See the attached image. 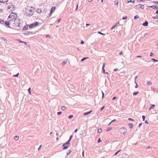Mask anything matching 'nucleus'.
<instances>
[{
    "label": "nucleus",
    "mask_w": 158,
    "mask_h": 158,
    "mask_svg": "<svg viewBox=\"0 0 158 158\" xmlns=\"http://www.w3.org/2000/svg\"><path fill=\"white\" fill-rule=\"evenodd\" d=\"M38 24V22H36L35 23H33L30 24L29 25L30 28H32L36 27Z\"/></svg>",
    "instance_id": "obj_5"
},
{
    "label": "nucleus",
    "mask_w": 158,
    "mask_h": 158,
    "mask_svg": "<svg viewBox=\"0 0 158 158\" xmlns=\"http://www.w3.org/2000/svg\"><path fill=\"white\" fill-rule=\"evenodd\" d=\"M128 120H129L133 121V120L131 118H129Z\"/></svg>",
    "instance_id": "obj_57"
},
{
    "label": "nucleus",
    "mask_w": 158,
    "mask_h": 158,
    "mask_svg": "<svg viewBox=\"0 0 158 158\" xmlns=\"http://www.w3.org/2000/svg\"><path fill=\"white\" fill-rule=\"evenodd\" d=\"M155 106L154 104L151 105V106L150 107L149 110H150L152 109L153 107H154Z\"/></svg>",
    "instance_id": "obj_19"
},
{
    "label": "nucleus",
    "mask_w": 158,
    "mask_h": 158,
    "mask_svg": "<svg viewBox=\"0 0 158 158\" xmlns=\"http://www.w3.org/2000/svg\"><path fill=\"white\" fill-rule=\"evenodd\" d=\"M120 131L121 134H124L127 132V130L126 128L123 127L120 129Z\"/></svg>",
    "instance_id": "obj_4"
},
{
    "label": "nucleus",
    "mask_w": 158,
    "mask_h": 158,
    "mask_svg": "<svg viewBox=\"0 0 158 158\" xmlns=\"http://www.w3.org/2000/svg\"><path fill=\"white\" fill-rule=\"evenodd\" d=\"M32 7H27L26 8L25 15L27 16H30L33 14Z\"/></svg>",
    "instance_id": "obj_2"
},
{
    "label": "nucleus",
    "mask_w": 158,
    "mask_h": 158,
    "mask_svg": "<svg viewBox=\"0 0 158 158\" xmlns=\"http://www.w3.org/2000/svg\"><path fill=\"white\" fill-rule=\"evenodd\" d=\"M111 129H112V128L111 127H109L107 129L106 131H108L110 130Z\"/></svg>",
    "instance_id": "obj_32"
},
{
    "label": "nucleus",
    "mask_w": 158,
    "mask_h": 158,
    "mask_svg": "<svg viewBox=\"0 0 158 158\" xmlns=\"http://www.w3.org/2000/svg\"><path fill=\"white\" fill-rule=\"evenodd\" d=\"M142 123H140L139 125V127H140L142 125Z\"/></svg>",
    "instance_id": "obj_53"
},
{
    "label": "nucleus",
    "mask_w": 158,
    "mask_h": 158,
    "mask_svg": "<svg viewBox=\"0 0 158 158\" xmlns=\"http://www.w3.org/2000/svg\"><path fill=\"white\" fill-rule=\"evenodd\" d=\"M140 7L141 8H142V9H144V5H142V4H140Z\"/></svg>",
    "instance_id": "obj_25"
},
{
    "label": "nucleus",
    "mask_w": 158,
    "mask_h": 158,
    "mask_svg": "<svg viewBox=\"0 0 158 158\" xmlns=\"http://www.w3.org/2000/svg\"><path fill=\"white\" fill-rule=\"evenodd\" d=\"M139 18V16L138 15H136L134 17V19L135 20H136L137 19Z\"/></svg>",
    "instance_id": "obj_18"
},
{
    "label": "nucleus",
    "mask_w": 158,
    "mask_h": 158,
    "mask_svg": "<svg viewBox=\"0 0 158 158\" xmlns=\"http://www.w3.org/2000/svg\"><path fill=\"white\" fill-rule=\"evenodd\" d=\"M72 152V151L71 149H70L69 152H67V155H69L71 152Z\"/></svg>",
    "instance_id": "obj_37"
},
{
    "label": "nucleus",
    "mask_w": 158,
    "mask_h": 158,
    "mask_svg": "<svg viewBox=\"0 0 158 158\" xmlns=\"http://www.w3.org/2000/svg\"><path fill=\"white\" fill-rule=\"evenodd\" d=\"M13 22H14V24L17 26H19L20 24V20L19 19H16L15 20H14Z\"/></svg>",
    "instance_id": "obj_3"
},
{
    "label": "nucleus",
    "mask_w": 158,
    "mask_h": 158,
    "mask_svg": "<svg viewBox=\"0 0 158 158\" xmlns=\"http://www.w3.org/2000/svg\"><path fill=\"white\" fill-rule=\"evenodd\" d=\"M84 43V41H81V44H83Z\"/></svg>",
    "instance_id": "obj_58"
},
{
    "label": "nucleus",
    "mask_w": 158,
    "mask_h": 158,
    "mask_svg": "<svg viewBox=\"0 0 158 158\" xmlns=\"http://www.w3.org/2000/svg\"><path fill=\"white\" fill-rule=\"evenodd\" d=\"M156 14H158V10L157 9V10L156 11Z\"/></svg>",
    "instance_id": "obj_64"
},
{
    "label": "nucleus",
    "mask_w": 158,
    "mask_h": 158,
    "mask_svg": "<svg viewBox=\"0 0 158 158\" xmlns=\"http://www.w3.org/2000/svg\"><path fill=\"white\" fill-rule=\"evenodd\" d=\"M10 21H6L5 22V24L6 25L9 26L10 25Z\"/></svg>",
    "instance_id": "obj_15"
},
{
    "label": "nucleus",
    "mask_w": 158,
    "mask_h": 158,
    "mask_svg": "<svg viewBox=\"0 0 158 158\" xmlns=\"http://www.w3.org/2000/svg\"><path fill=\"white\" fill-rule=\"evenodd\" d=\"M153 3L155 4H158V2L157 1H154Z\"/></svg>",
    "instance_id": "obj_48"
},
{
    "label": "nucleus",
    "mask_w": 158,
    "mask_h": 158,
    "mask_svg": "<svg viewBox=\"0 0 158 158\" xmlns=\"http://www.w3.org/2000/svg\"><path fill=\"white\" fill-rule=\"evenodd\" d=\"M56 9V7L55 6H53L52 7L51 10L50 11V13L49 15L50 16L52 14L53 12Z\"/></svg>",
    "instance_id": "obj_6"
},
{
    "label": "nucleus",
    "mask_w": 158,
    "mask_h": 158,
    "mask_svg": "<svg viewBox=\"0 0 158 158\" xmlns=\"http://www.w3.org/2000/svg\"><path fill=\"white\" fill-rule=\"evenodd\" d=\"M127 16H124L123 18V19L124 20L125 19H127Z\"/></svg>",
    "instance_id": "obj_42"
},
{
    "label": "nucleus",
    "mask_w": 158,
    "mask_h": 158,
    "mask_svg": "<svg viewBox=\"0 0 158 158\" xmlns=\"http://www.w3.org/2000/svg\"><path fill=\"white\" fill-rule=\"evenodd\" d=\"M19 136H15V137L14 138V139L15 140H17L19 139Z\"/></svg>",
    "instance_id": "obj_26"
},
{
    "label": "nucleus",
    "mask_w": 158,
    "mask_h": 158,
    "mask_svg": "<svg viewBox=\"0 0 158 158\" xmlns=\"http://www.w3.org/2000/svg\"><path fill=\"white\" fill-rule=\"evenodd\" d=\"M18 41L20 43H23V42L22 41H21L20 40H18Z\"/></svg>",
    "instance_id": "obj_49"
},
{
    "label": "nucleus",
    "mask_w": 158,
    "mask_h": 158,
    "mask_svg": "<svg viewBox=\"0 0 158 158\" xmlns=\"http://www.w3.org/2000/svg\"><path fill=\"white\" fill-rule=\"evenodd\" d=\"M149 7H150V8H153L154 9H158V7L157 6H156L155 5H153L152 6H149Z\"/></svg>",
    "instance_id": "obj_8"
},
{
    "label": "nucleus",
    "mask_w": 158,
    "mask_h": 158,
    "mask_svg": "<svg viewBox=\"0 0 158 158\" xmlns=\"http://www.w3.org/2000/svg\"><path fill=\"white\" fill-rule=\"evenodd\" d=\"M140 4H138V5H136V6L137 7V8H140Z\"/></svg>",
    "instance_id": "obj_39"
},
{
    "label": "nucleus",
    "mask_w": 158,
    "mask_h": 158,
    "mask_svg": "<svg viewBox=\"0 0 158 158\" xmlns=\"http://www.w3.org/2000/svg\"><path fill=\"white\" fill-rule=\"evenodd\" d=\"M102 130L101 128L98 129V133H101L102 132Z\"/></svg>",
    "instance_id": "obj_22"
},
{
    "label": "nucleus",
    "mask_w": 158,
    "mask_h": 158,
    "mask_svg": "<svg viewBox=\"0 0 158 158\" xmlns=\"http://www.w3.org/2000/svg\"><path fill=\"white\" fill-rule=\"evenodd\" d=\"M102 99H103V98H104V94L103 91H102Z\"/></svg>",
    "instance_id": "obj_40"
},
{
    "label": "nucleus",
    "mask_w": 158,
    "mask_h": 158,
    "mask_svg": "<svg viewBox=\"0 0 158 158\" xmlns=\"http://www.w3.org/2000/svg\"><path fill=\"white\" fill-rule=\"evenodd\" d=\"M142 57L141 56H136L137 57Z\"/></svg>",
    "instance_id": "obj_62"
},
{
    "label": "nucleus",
    "mask_w": 158,
    "mask_h": 158,
    "mask_svg": "<svg viewBox=\"0 0 158 158\" xmlns=\"http://www.w3.org/2000/svg\"><path fill=\"white\" fill-rule=\"evenodd\" d=\"M116 98V97H114L113 98V100H115Z\"/></svg>",
    "instance_id": "obj_59"
},
{
    "label": "nucleus",
    "mask_w": 158,
    "mask_h": 158,
    "mask_svg": "<svg viewBox=\"0 0 158 158\" xmlns=\"http://www.w3.org/2000/svg\"><path fill=\"white\" fill-rule=\"evenodd\" d=\"M66 107L64 106H62L61 107V109L62 110H64L66 109Z\"/></svg>",
    "instance_id": "obj_29"
},
{
    "label": "nucleus",
    "mask_w": 158,
    "mask_h": 158,
    "mask_svg": "<svg viewBox=\"0 0 158 158\" xmlns=\"http://www.w3.org/2000/svg\"><path fill=\"white\" fill-rule=\"evenodd\" d=\"M28 91L30 95H31V88H29L28 89Z\"/></svg>",
    "instance_id": "obj_38"
},
{
    "label": "nucleus",
    "mask_w": 158,
    "mask_h": 158,
    "mask_svg": "<svg viewBox=\"0 0 158 158\" xmlns=\"http://www.w3.org/2000/svg\"><path fill=\"white\" fill-rule=\"evenodd\" d=\"M14 7V6L11 4L10 5H8L7 6V9L8 10H10V9H11V8L12 7Z\"/></svg>",
    "instance_id": "obj_11"
},
{
    "label": "nucleus",
    "mask_w": 158,
    "mask_h": 158,
    "mask_svg": "<svg viewBox=\"0 0 158 158\" xmlns=\"http://www.w3.org/2000/svg\"><path fill=\"white\" fill-rule=\"evenodd\" d=\"M151 60H152L154 62H157V61H158V60H156V59H153V58H152Z\"/></svg>",
    "instance_id": "obj_33"
},
{
    "label": "nucleus",
    "mask_w": 158,
    "mask_h": 158,
    "mask_svg": "<svg viewBox=\"0 0 158 158\" xmlns=\"http://www.w3.org/2000/svg\"><path fill=\"white\" fill-rule=\"evenodd\" d=\"M88 58V57H84L81 60V61H84L85 60H86Z\"/></svg>",
    "instance_id": "obj_24"
},
{
    "label": "nucleus",
    "mask_w": 158,
    "mask_h": 158,
    "mask_svg": "<svg viewBox=\"0 0 158 158\" xmlns=\"http://www.w3.org/2000/svg\"><path fill=\"white\" fill-rule=\"evenodd\" d=\"M86 26H89L90 25V24H89V23H86Z\"/></svg>",
    "instance_id": "obj_61"
},
{
    "label": "nucleus",
    "mask_w": 158,
    "mask_h": 158,
    "mask_svg": "<svg viewBox=\"0 0 158 158\" xmlns=\"http://www.w3.org/2000/svg\"><path fill=\"white\" fill-rule=\"evenodd\" d=\"M92 112V111L91 110L89 111L85 112L84 113V115H87L89 114L90 113Z\"/></svg>",
    "instance_id": "obj_16"
},
{
    "label": "nucleus",
    "mask_w": 158,
    "mask_h": 158,
    "mask_svg": "<svg viewBox=\"0 0 158 158\" xmlns=\"http://www.w3.org/2000/svg\"><path fill=\"white\" fill-rule=\"evenodd\" d=\"M4 21L3 20H1L0 21V23L1 24H3L4 23Z\"/></svg>",
    "instance_id": "obj_43"
},
{
    "label": "nucleus",
    "mask_w": 158,
    "mask_h": 158,
    "mask_svg": "<svg viewBox=\"0 0 158 158\" xmlns=\"http://www.w3.org/2000/svg\"><path fill=\"white\" fill-rule=\"evenodd\" d=\"M116 121V120L115 119H114L113 120H112L111 122V123H113V122H115Z\"/></svg>",
    "instance_id": "obj_50"
},
{
    "label": "nucleus",
    "mask_w": 158,
    "mask_h": 158,
    "mask_svg": "<svg viewBox=\"0 0 158 158\" xmlns=\"http://www.w3.org/2000/svg\"><path fill=\"white\" fill-rule=\"evenodd\" d=\"M98 33L99 34H101V35H105V34L103 33H102V32H101L100 31L98 32Z\"/></svg>",
    "instance_id": "obj_36"
},
{
    "label": "nucleus",
    "mask_w": 158,
    "mask_h": 158,
    "mask_svg": "<svg viewBox=\"0 0 158 158\" xmlns=\"http://www.w3.org/2000/svg\"><path fill=\"white\" fill-rule=\"evenodd\" d=\"M152 82L151 81H149L148 82H147V84L148 85H151V84H152Z\"/></svg>",
    "instance_id": "obj_35"
},
{
    "label": "nucleus",
    "mask_w": 158,
    "mask_h": 158,
    "mask_svg": "<svg viewBox=\"0 0 158 158\" xmlns=\"http://www.w3.org/2000/svg\"><path fill=\"white\" fill-rule=\"evenodd\" d=\"M145 123L146 124H148V121L147 120H146L145 121Z\"/></svg>",
    "instance_id": "obj_55"
},
{
    "label": "nucleus",
    "mask_w": 158,
    "mask_h": 158,
    "mask_svg": "<svg viewBox=\"0 0 158 158\" xmlns=\"http://www.w3.org/2000/svg\"><path fill=\"white\" fill-rule=\"evenodd\" d=\"M67 62V60H64V62L62 63V64L63 65H65L66 64V63Z\"/></svg>",
    "instance_id": "obj_20"
},
{
    "label": "nucleus",
    "mask_w": 158,
    "mask_h": 158,
    "mask_svg": "<svg viewBox=\"0 0 158 158\" xmlns=\"http://www.w3.org/2000/svg\"><path fill=\"white\" fill-rule=\"evenodd\" d=\"M78 131V129H76L75 130V131H74V132H77V131Z\"/></svg>",
    "instance_id": "obj_63"
},
{
    "label": "nucleus",
    "mask_w": 158,
    "mask_h": 158,
    "mask_svg": "<svg viewBox=\"0 0 158 158\" xmlns=\"http://www.w3.org/2000/svg\"><path fill=\"white\" fill-rule=\"evenodd\" d=\"M148 22L147 21H145L144 23H143V25L144 26H147L148 25Z\"/></svg>",
    "instance_id": "obj_12"
},
{
    "label": "nucleus",
    "mask_w": 158,
    "mask_h": 158,
    "mask_svg": "<svg viewBox=\"0 0 158 158\" xmlns=\"http://www.w3.org/2000/svg\"><path fill=\"white\" fill-rule=\"evenodd\" d=\"M101 139L100 138H99L98 140V143H100V142H101Z\"/></svg>",
    "instance_id": "obj_45"
},
{
    "label": "nucleus",
    "mask_w": 158,
    "mask_h": 158,
    "mask_svg": "<svg viewBox=\"0 0 158 158\" xmlns=\"http://www.w3.org/2000/svg\"><path fill=\"white\" fill-rule=\"evenodd\" d=\"M135 83L136 84V86H135V88H137L138 87V85L137 83L136 82V81H135Z\"/></svg>",
    "instance_id": "obj_21"
},
{
    "label": "nucleus",
    "mask_w": 158,
    "mask_h": 158,
    "mask_svg": "<svg viewBox=\"0 0 158 158\" xmlns=\"http://www.w3.org/2000/svg\"><path fill=\"white\" fill-rule=\"evenodd\" d=\"M69 145V144H68L67 145L65 144V145H64V144H63L62 146L63 147V149H67L68 148V147Z\"/></svg>",
    "instance_id": "obj_9"
},
{
    "label": "nucleus",
    "mask_w": 158,
    "mask_h": 158,
    "mask_svg": "<svg viewBox=\"0 0 158 158\" xmlns=\"http://www.w3.org/2000/svg\"><path fill=\"white\" fill-rule=\"evenodd\" d=\"M123 53L122 51H121L119 53V55H121L123 54Z\"/></svg>",
    "instance_id": "obj_51"
},
{
    "label": "nucleus",
    "mask_w": 158,
    "mask_h": 158,
    "mask_svg": "<svg viewBox=\"0 0 158 158\" xmlns=\"http://www.w3.org/2000/svg\"><path fill=\"white\" fill-rule=\"evenodd\" d=\"M73 137V135H71L70 136L69 138H70L71 139H72V138Z\"/></svg>",
    "instance_id": "obj_56"
},
{
    "label": "nucleus",
    "mask_w": 158,
    "mask_h": 158,
    "mask_svg": "<svg viewBox=\"0 0 158 158\" xmlns=\"http://www.w3.org/2000/svg\"><path fill=\"white\" fill-rule=\"evenodd\" d=\"M139 93V92L138 91H137L136 92H134L133 94L134 95H136Z\"/></svg>",
    "instance_id": "obj_23"
},
{
    "label": "nucleus",
    "mask_w": 158,
    "mask_h": 158,
    "mask_svg": "<svg viewBox=\"0 0 158 158\" xmlns=\"http://www.w3.org/2000/svg\"><path fill=\"white\" fill-rule=\"evenodd\" d=\"M19 75V73H18L16 75H14L13 76L14 77H17Z\"/></svg>",
    "instance_id": "obj_47"
},
{
    "label": "nucleus",
    "mask_w": 158,
    "mask_h": 158,
    "mask_svg": "<svg viewBox=\"0 0 158 158\" xmlns=\"http://www.w3.org/2000/svg\"><path fill=\"white\" fill-rule=\"evenodd\" d=\"M137 77H138V76H136L135 77V81H136V80L137 79Z\"/></svg>",
    "instance_id": "obj_54"
},
{
    "label": "nucleus",
    "mask_w": 158,
    "mask_h": 158,
    "mask_svg": "<svg viewBox=\"0 0 158 158\" xmlns=\"http://www.w3.org/2000/svg\"><path fill=\"white\" fill-rule=\"evenodd\" d=\"M8 1V0H0V2L1 3H5L7 2Z\"/></svg>",
    "instance_id": "obj_14"
},
{
    "label": "nucleus",
    "mask_w": 158,
    "mask_h": 158,
    "mask_svg": "<svg viewBox=\"0 0 158 158\" xmlns=\"http://www.w3.org/2000/svg\"><path fill=\"white\" fill-rule=\"evenodd\" d=\"M118 70V69H114V71H116Z\"/></svg>",
    "instance_id": "obj_60"
},
{
    "label": "nucleus",
    "mask_w": 158,
    "mask_h": 158,
    "mask_svg": "<svg viewBox=\"0 0 158 158\" xmlns=\"http://www.w3.org/2000/svg\"><path fill=\"white\" fill-rule=\"evenodd\" d=\"M129 126L131 128H132L133 127V125L131 123H129Z\"/></svg>",
    "instance_id": "obj_30"
},
{
    "label": "nucleus",
    "mask_w": 158,
    "mask_h": 158,
    "mask_svg": "<svg viewBox=\"0 0 158 158\" xmlns=\"http://www.w3.org/2000/svg\"><path fill=\"white\" fill-rule=\"evenodd\" d=\"M142 118H143V121H144L145 120V116L144 115H143L142 116Z\"/></svg>",
    "instance_id": "obj_41"
},
{
    "label": "nucleus",
    "mask_w": 158,
    "mask_h": 158,
    "mask_svg": "<svg viewBox=\"0 0 158 158\" xmlns=\"http://www.w3.org/2000/svg\"><path fill=\"white\" fill-rule=\"evenodd\" d=\"M118 2L117 0H116L114 1V4L116 5H118Z\"/></svg>",
    "instance_id": "obj_27"
},
{
    "label": "nucleus",
    "mask_w": 158,
    "mask_h": 158,
    "mask_svg": "<svg viewBox=\"0 0 158 158\" xmlns=\"http://www.w3.org/2000/svg\"><path fill=\"white\" fill-rule=\"evenodd\" d=\"M152 18L154 19H158V15H156L155 16H153Z\"/></svg>",
    "instance_id": "obj_28"
},
{
    "label": "nucleus",
    "mask_w": 158,
    "mask_h": 158,
    "mask_svg": "<svg viewBox=\"0 0 158 158\" xmlns=\"http://www.w3.org/2000/svg\"><path fill=\"white\" fill-rule=\"evenodd\" d=\"M73 117V115H70L69 117V118H71Z\"/></svg>",
    "instance_id": "obj_44"
},
{
    "label": "nucleus",
    "mask_w": 158,
    "mask_h": 158,
    "mask_svg": "<svg viewBox=\"0 0 158 158\" xmlns=\"http://www.w3.org/2000/svg\"><path fill=\"white\" fill-rule=\"evenodd\" d=\"M119 23V22H118L117 23H116L111 28V29H113L114 28V27H115Z\"/></svg>",
    "instance_id": "obj_17"
},
{
    "label": "nucleus",
    "mask_w": 158,
    "mask_h": 158,
    "mask_svg": "<svg viewBox=\"0 0 158 158\" xmlns=\"http://www.w3.org/2000/svg\"><path fill=\"white\" fill-rule=\"evenodd\" d=\"M36 11L38 13H40L42 12V10L41 9L37 8L36 10Z\"/></svg>",
    "instance_id": "obj_10"
},
{
    "label": "nucleus",
    "mask_w": 158,
    "mask_h": 158,
    "mask_svg": "<svg viewBox=\"0 0 158 158\" xmlns=\"http://www.w3.org/2000/svg\"><path fill=\"white\" fill-rule=\"evenodd\" d=\"M71 139L69 138V140L66 143H65L64 144V145H65V144L67 145L68 144H70V142L71 141Z\"/></svg>",
    "instance_id": "obj_13"
},
{
    "label": "nucleus",
    "mask_w": 158,
    "mask_h": 158,
    "mask_svg": "<svg viewBox=\"0 0 158 158\" xmlns=\"http://www.w3.org/2000/svg\"><path fill=\"white\" fill-rule=\"evenodd\" d=\"M105 63H104L103 64V66H102V71H103V72L104 73H106V74H108V73H107V72H106V73L105 72V69H104V67H105Z\"/></svg>",
    "instance_id": "obj_7"
},
{
    "label": "nucleus",
    "mask_w": 158,
    "mask_h": 158,
    "mask_svg": "<svg viewBox=\"0 0 158 158\" xmlns=\"http://www.w3.org/2000/svg\"><path fill=\"white\" fill-rule=\"evenodd\" d=\"M134 2V0H128V2Z\"/></svg>",
    "instance_id": "obj_31"
},
{
    "label": "nucleus",
    "mask_w": 158,
    "mask_h": 158,
    "mask_svg": "<svg viewBox=\"0 0 158 158\" xmlns=\"http://www.w3.org/2000/svg\"><path fill=\"white\" fill-rule=\"evenodd\" d=\"M153 53L152 52H151L150 54V56H153Z\"/></svg>",
    "instance_id": "obj_52"
},
{
    "label": "nucleus",
    "mask_w": 158,
    "mask_h": 158,
    "mask_svg": "<svg viewBox=\"0 0 158 158\" xmlns=\"http://www.w3.org/2000/svg\"><path fill=\"white\" fill-rule=\"evenodd\" d=\"M18 15L15 13L12 12L9 16L8 20L10 22H13L17 19Z\"/></svg>",
    "instance_id": "obj_1"
},
{
    "label": "nucleus",
    "mask_w": 158,
    "mask_h": 158,
    "mask_svg": "<svg viewBox=\"0 0 158 158\" xmlns=\"http://www.w3.org/2000/svg\"><path fill=\"white\" fill-rule=\"evenodd\" d=\"M105 106H103L101 109V110L102 111L103 109H104Z\"/></svg>",
    "instance_id": "obj_46"
},
{
    "label": "nucleus",
    "mask_w": 158,
    "mask_h": 158,
    "mask_svg": "<svg viewBox=\"0 0 158 158\" xmlns=\"http://www.w3.org/2000/svg\"><path fill=\"white\" fill-rule=\"evenodd\" d=\"M121 151V150H120L118 151L115 154H114V155H117L120 151Z\"/></svg>",
    "instance_id": "obj_34"
}]
</instances>
